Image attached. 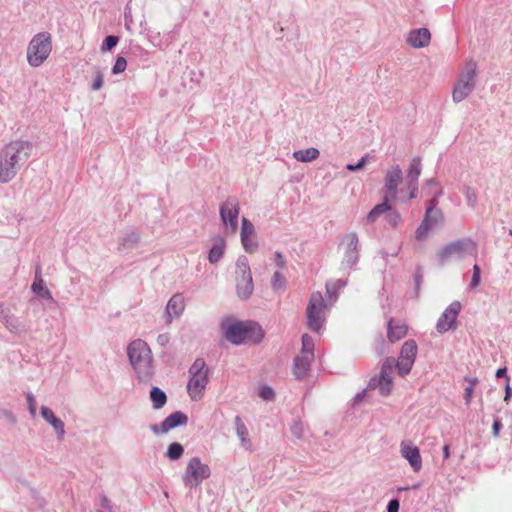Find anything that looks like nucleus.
<instances>
[{"instance_id":"obj_1","label":"nucleus","mask_w":512,"mask_h":512,"mask_svg":"<svg viewBox=\"0 0 512 512\" xmlns=\"http://www.w3.org/2000/svg\"><path fill=\"white\" fill-rule=\"evenodd\" d=\"M32 144L15 140L6 144L0 151V182H10L26 163L32 153Z\"/></svg>"},{"instance_id":"obj_2","label":"nucleus","mask_w":512,"mask_h":512,"mask_svg":"<svg viewBox=\"0 0 512 512\" xmlns=\"http://www.w3.org/2000/svg\"><path fill=\"white\" fill-rule=\"evenodd\" d=\"M127 356L139 383L149 384L155 376L152 351L142 339H136L127 346Z\"/></svg>"},{"instance_id":"obj_3","label":"nucleus","mask_w":512,"mask_h":512,"mask_svg":"<svg viewBox=\"0 0 512 512\" xmlns=\"http://www.w3.org/2000/svg\"><path fill=\"white\" fill-rule=\"evenodd\" d=\"M208 372V367L202 358H197L189 368L187 392L193 401H198L203 397L209 382Z\"/></svg>"},{"instance_id":"obj_4","label":"nucleus","mask_w":512,"mask_h":512,"mask_svg":"<svg viewBox=\"0 0 512 512\" xmlns=\"http://www.w3.org/2000/svg\"><path fill=\"white\" fill-rule=\"evenodd\" d=\"M477 244L471 238H463L445 245L437 254V262L444 265L451 259L461 260L476 252Z\"/></svg>"},{"instance_id":"obj_5","label":"nucleus","mask_w":512,"mask_h":512,"mask_svg":"<svg viewBox=\"0 0 512 512\" xmlns=\"http://www.w3.org/2000/svg\"><path fill=\"white\" fill-rule=\"evenodd\" d=\"M52 49L51 36L46 32L36 34L27 47V61L30 66L38 67L48 58Z\"/></svg>"},{"instance_id":"obj_6","label":"nucleus","mask_w":512,"mask_h":512,"mask_svg":"<svg viewBox=\"0 0 512 512\" xmlns=\"http://www.w3.org/2000/svg\"><path fill=\"white\" fill-rule=\"evenodd\" d=\"M338 249L342 255L340 267L343 270L352 269L359 261V238L357 233L344 234L339 242Z\"/></svg>"},{"instance_id":"obj_7","label":"nucleus","mask_w":512,"mask_h":512,"mask_svg":"<svg viewBox=\"0 0 512 512\" xmlns=\"http://www.w3.org/2000/svg\"><path fill=\"white\" fill-rule=\"evenodd\" d=\"M476 69V63L470 61L466 64L464 70L460 73L452 91V99L455 103L462 102L474 90L476 86Z\"/></svg>"},{"instance_id":"obj_8","label":"nucleus","mask_w":512,"mask_h":512,"mask_svg":"<svg viewBox=\"0 0 512 512\" xmlns=\"http://www.w3.org/2000/svg\"><path fill=\"white\" fill-rule=\"evenodd\" d=\"M211 476V469L204 464L199 457H192L182 475V481L186 488L196 489L205 479Z\"/></svg>"},{"instance_id":"obj_9","label":"nucleus","mask_w":512,"mask_h":512,"mask_svg":"<svg viewBox=\"0 0 512 512\" xmlns=\"http://www.w3.org/2000/svg\"><path fill=\"white\" fill-rule=\"evenodd\" d=\"M326 303L320 292H313L306 308L307 326L314 332H319L325 322Z\"/></svg>"},{"instance_id":"obj_10","label":"nucleus","mask_w":512,"mask_h":512,"mask_svg":"<svg viewBox=\"0 0 512 512\" xmlns=\"http://www.w3.org/2000/svg\"><path fill=\"white\" fill-rule=\"evenodd\" d=\"M235 273L237 295L246 300L250 298L254 290L249 261L246 256H240L237 259Z\"/></svg>"},{"instance_id":"obj_11","label":"nucleus","mask_w":512,"mask_h":512,"mask_svg":"<svg viewBox=\"0 0 512 512\" xmlns=\"http://www.w3.org/2000/svg\"><path fill=\"white\" fill-rule=\"evenodd\" d=\"M395 368V359L387 358L381 367V371L378 378H373L370 381V386H377L380 394L387 396L390 394L393 388V372Z\"/></svg>"},{"instance_id":"obj_12","label":"nucleus","mask_w":512,"mask_h":512,"mask_svg":"<svg viewBox=\"0 0 512 512\" xmlns=\"http://www.w3.org/2000/svg\"><path fill=\"white\" fill-rule=\"evenodd\" d=\"M418 347L414 340H407L401 347L398 361H395V368L401 376L407 375L415 362Z\"/></svg>"},{"instance_id":"obj_13","label":"nucleus","mask_w":512,"mask_h":512,"mask_svg":"<svg viewBox=\"0 0 512 512\" xmlns=\"http://www.w3.org/2000/svg\"><path fill=\"white\" fill-rule=\"evenodd\" d=\"M239 203L235 197H229L220 206V217L224 225L232 232L238 227Z\"/></svg>"},{"instance_id":"obj_14","label":"nucleus","mask_w":512,"mask_h":512,"mask_svg":"<svg viewBox=\"0 0 512 512\" xmlns=\"http://www.w3.org/2000/svg\"><path fill=\"white\" fill-rule=\"evenodd\" d=\"M461 309L462 305L459 301H453L445 309V311L441 314L436 324V329L440 334L449 331L453 327Z\"/></svg>"},{"instance_id":"obj_15","label":"nucleus","mask_w":512,"mask_h":512,"mask_svg":"<svg viewBox=\"0 0 512 512\" xmlns=\"http://www.w3.org/2000/svg\"><path fill=\"white\" fill-rule=\"evenodd\" d=\"M187 422V415L181 411H176L166 417L160 424L151 425L150 429L156 435L165 434L173 428L186 425Z\"/></svg>"},{"instance_id":"obj_16","label":"nucleus","mask_w":512,"mask_h":512,"mask_svg":"<svg viewBox=\"0 0 512 512\" xmlns=\"http://www.w3.org/2000/svg\"><path fill=\"white\" fill-rule=\"evenodd\" d=\"M403 173L399 165L390 167L385 175L384 188L387 194L393 201L396 200L398 193V186L402 182Z\"/></svg>"},{"instance_id":"obj_17","label":"nucleus","mask_w":512,"mask_h":512,"mask_svg":"<svg viewBox=\"0 0 512 512\" xmlns=\"http://www.w3.org/2000/svg\"><path fill=\"white\" fill-rule=\"evenodd\" d=\"M400 454L409 462L414 472L421 470L422 458L417 446L412 445L410 441H402L400 444Z\"/></svg>"},{"instance_id":"obj_18","label":"nucleus","mask_w":512,"mask_h":512,"mask_svg":"<svg viewBox=\"0 0 512 512\" xmlns=\"http://www.w3.org/2000/svg\"><path fill=\"white\" fill-rule=\"evenodd\" d=\"M225 338L236 345L242 344L248 337V327L241 323H232L223 326Z\"/></svg>"},{"instance_id":"obj_19","label":"nucleus","mask_w":512,"mask_h":512,"mask_svg":"<svg viewBox=\"0 0 512 512\" xmlns=\"http://www.w3.org/2000/svg\"><path fill=\"white\" fill-rule=\"evenodd\" d=\"M431 41V33L427 28H418L409 31L406 36L408 45L415 49H420L428 46Z\"/></svg>"},{"instance_id":"obj_20","label":"nucleus","mask_w":512,"mask_h":512,"mask_svg":"<svg viewBox=\"0 0 512 512\" xmlns=\"http://www.w3.org/2000/svg\"><path fill=\"white\" fill-rule=\"evenodd\" d=\"M41 416L53 427L57 438L62 440L65 435L64 422L60 418L56 417L54 412L47 406L41 407Z\"/></svg>"},{"instance_id":"obj_21","label":"nucleus","mask_w":512,"mask_h":512,"mask_svg":"<svg viewBox=\"0 0 512 512\" xmlns=\"http://www.w3.org/2000/svg\"><path fill=\"white\" fill-rule=\"evenodd\" d=\"M0 320L6 329L12 334L21 335L27 331L25 324L18 316L12 314L9 309Z\"/></svg>"},{"instance_id":"obj_22","label":"nucleus","mask_w":512,"mask_h":512,"mask_svg":"<svg viewBox=\"0 0 512 512\" xmlns=\"http://www.w3.org/2000/svg\"><path fill=\"white\" fill-rule=\"evenodd\" d=\"M31 290L41 299L47 300L49 302L54 301L51 291L46 287L45 281L41 276V268L39 266L36 268L34 282L31 286Z\"/></svg>"},{"instance_id":"obj_23","label":"nucleus","mask_w":512,"mask_h":512,"mask_svg":"<svg viewBox=\"0 0 512 512\" xmlns=\"http://www.w3.org/2000/svg\"><path fill=\"white\" fill-rule=\"evenodd\" d=\"M408 328L405 323L391 318L388 321L387 337L391 342L401 340L407 335Z\"/></svg>"},{"instance_id":"obj_24","label":"nucleus","mask_w":512,"mask_h":512,"mask_svg":"<svg viewBox=\"0 0 512 512\" xmlns=\"http://www.w3.org/2000/svg\"><path fill=\"white\" fill-rule=\"evenodd\" d=\"M140 241V234L136 230H126L118 238V250L126 251L131 250L137 246Z\"/></svg>"},{"instance_id":"obj_25","label":"nucleus","mask_w":512,"mask_h":512,"mask_svg":"<svg viewBox=\"0 0 512 512\" xmlns=\"http://www.w3.org/2000/svg\"><path fill=\"white\" fill-rule=\"evenodd\" d=\"M185 308L184 297L181 294H174L168 301L166 306V314L169 318L168 322L174 317H179Z\"/></svg>"},{"instance_id":"obj_26","label":"nucleus","mask_w":512,"mask_h":512,"mask_svg":"<svg viewBox=\"0 0 512 512\" xmlns=\"http://www.w3.org/2000/svg\"><path fill=\"white\" fill-rule=\"evenodd\" d=\"M313 359L311 355L304 356L301 354L294 359L293 373L296 378L300 379L307 375Z\"/></svg>"},{"instance_id":"obj_27","label":"nucleus","mask_w":512,"mask_h":512,"mask_svg":"<svg viewBox=\"0 0 512 512\" xmlns=\"http://www.w3.org/2000/svg\"><path fill=\"white\" fill-rule=\"evenodd\" d=\"M235 429L236 435L238 436L241 446L245 450L252 451V442L249 437L248 429L242 419L239 416L235 417Z\"/></svg>"},{"instance_id":"obj_28","label":"nucleus","mask_w":512,"mask_h":512,"mask_svg":"<svg viewBox=\"0 0 512 512\" xmlns=\"http://www.w3.org/2000/svg\"><path fill=\"white\" fill-rule=\"evenodd\" d=\"M225 246L223 238L216 239L208 254V260L211 264H216L220 261L224 255Z\"/></svg>"},{"instance_id":"obj_29","label":"nucleus","mask_w":512,"mask_h":512,"mask_svg":"<svg viewBox=\"0 0 512 512\" xmlns=\"http://www.w3.org/2000/svg\"><path fill=\"white\" fill-rule=\"evenodd\" d=\"M422 164L420 157H414L410 161V166L407 171L406 181L407 183H418V178L421 175Z\"/></svg>"},{"instance_id":"obj_30","label":"nucleus","mask_w":512,"mask_h":512,"mask_svg":"<svg viewBox=\"0 0 512 512\" xmlns=\"http://www.w3.org/2000/svg\"><path fill=\"white\" fill-rule=\"evenodd\" d=\"M320 155V152L315 147H310L307 149H301L293 152V157L303 163L311 162L317 159Z\"/></svg>"},{"instance_id":"obj_31","label":"nucleus","mask_w":512,"mask_h":512,"mask_svg":"<svg viewBox=\"0 0 512 512\" xmlns=\"http://www.w3.org/2000/svg\"><path fill=\"white\" fill-rule=\"evenodd\" d=\"M384 201L380 204H377L367 215V219L370 222L376 221V219L391 210V206L388 204L390 200H392L388 195L384 196Z\"/></svg>"},{"instance_id":"obj_32","label":"nucleus","mask_w":512,"mask_h":512,"mask_svg":"<svg viewBox=\"0 0 512 512\" xmlns=\"http://www.w3.org/2000/svg\"><path fill=\"white\" fill-rule=\"evenodd\" d=\"M150 399L154 409H161L167 402V396L159 387H153L150 391Z\"/></svg>"},{"instance_id":"obj_33","label":"nucleus","mask_w":512,"mask_h":512,"mask_svg":"<svg viewBox=\"0 0 512 512\" xmlns=\"http://www.w3.org/2000/svg\"><path fill=\"white\" fill-rule=\"evenodd\" d=\"M464 381L468 383V386L464 389V401L466 405H470L473 398L474 388L478 385L479 380L476 377L465 376Z\"/></svg>"},{"instance_id":"obj_34","label":"nucleus","mask_w":512,"mask_h":512,"mask_svg":"<svg viewBox=\"0 0 512 512\" xmlns=\"http://www.w3.org/2000/svg\"><path fill=\"white\" fill-rule=\"evenodd\" d=\"M184 454V447L178 443H171L166 451V457L171 461L179 460Z\"/></svg>"},{"instance_id":"obj_35","label":"nucleus","mask_w":512,"mask_h":512,"mask_svg":"<svg viewBox=\"0 0 512 512\" xmlns=\"http://www.w3.org/2000/svg\"><path fill=\"white\" fill-rule=\"evenodd\" d=\"M432 228L438 224H442L444 221L443 213L440 209L432 210L430 213L425 211V215L423 218Z\"/></svg>"},{"instance_id":"obj_36","label":"nucleus","mask_w":512,"mask_h":512,"mask_svg":"<svg viewBox=\"0 0 512 512\" xmlns=\"http://www.w3.org/2000/svg\"><path fill=\"white\" fill-rule=\"evenodd\" d=\"M300 354L304 356L311 355L312 358H314V340L308 334L302 336V349Z\"/></svg>"},{"instance_id":"obj_37","label":"nucleus","mask_w":512,"mask_h":512,"mask_svg":"<svg viewBox=\"0 0 512 512\" xmlns=\"http://www.w3.org/2000/svg\"><path fill=\"white\" fill-rule=\"evenodd\" d=\"M255 234V228L254 225L250 220L243 217L242 218V225H241V240H244L248 237H253Z\"/></svg>"},{"instance_id":"obj_38","label":"nucleus","mask_w":512,"mask_h":512,"mask_svg":"<svg viewBox=\"0 0 512 512\" xmlns=\"http://www.w3.org/2000/svg\"><path fill=\"white\" fill-rule=\"evenodd\" d=\"M464 195H465L468 206L471 208H475L477 205V200H478L477 193H476L475 189L470 186H466L464 188Z\"/></svg>"},{"instance_id":"obj_39","label":"nucleus","mask_w":512,"mask_h":512,"mask_svg":"<svg viewBox=\"0 0 512 512\" xmlns=\"http://www.w3.org/2000/svg\"><path fill=\"white\" fill-rule=\"evenodd\" d=\"M285 283H286V280L285 278L281 275L280 272L276 271L273 276H272V279H271V285H272V288L277 291V290H283L284 287H285Z\"/></svg>"},{"instance_id":"obj_40","label":"nucleus","mask_w":512,"mask_h":512,"mask_svg":"<svg viewBox=\"0 0 512 512\" xmlns=\"http://www.w3.org/2000/svg\"><path fill=\"white\" fill-rule=\"evenodd\" d=\"M432 229V227L424 220H422L421 224L416 230V238L419 241H423L426 239L428 232Z\"/></svg>"},{"instance_id":"obj_41","label":"nucleus","mask_w":512,"mask_h":512,"mask_svg":"<svg viewBox=\"0 0 512 512\" xmlns=\"http://www.w3.org/2000/svg\"><path fill=\"white\" fill-rule=\"evenodd\" d=\"M118 42H119V38L117 36H114V35L107 36L101 45V51L102 52L110 51L112 48H114L118 44Z\"/></svg>"},{"instance_id":"obj_42","label":"nucleus","mask_w":512,"mask_h":512,"mask_svg":"<svg viewBox=\"0 0 512 512\" xmlns=\"http://www.w3.org/2000/svg\"><path fill=\"white\" fill-rule=\"evenodd\" d=\"M442 195V188H438L432 196V198L426 204V210L430 213L432 210H438V198Z\"/></svg>"},{"instance_id":"obj_43","label":"nucleus","mask_w":512,"mask_h":512,"mask_svg":"<svg viewBox=\"0 0 512 512\" xmlns=\"http://www.w3.org/2000/svg\"><path fill=\"white\" fill-rule=\"evenodd\" d=\"M258 395L260 398H262L265 401H272L275 398L274 390L272 389V387H270L268 385L262 386L259 390Z\"/></svg>"},{"instance_id":"obj_44","label":"nucleus","mask_w":512,"mask_h":512,"mask_svg":"<svg viewBox=\"0 0 512 512\" xmlns=\"http://www.w3.org/2000/svg\"><path fill=\"white\" fill-rule=\"evenodd\" d=\"M26 401H27L28 410H29L31 417L32 418L36 417L37 402H36V398L33 395V393H31V392L26 393Z\"/></svg>"},{"instance_id":"obj_45","label":"nucleus","mask_w":512,"mask_h":512,"mask_svg":"<svg viewBox=\"0 0 512 512\" xmlns=\"http://www.w3.org/2000/svg\"><path fill=\"white\" fill-rule=\"evenodd\" d=\"M127 67V61L123 56H118L116 58L115 64L112 67V73L113 74H120L123 73L126 70Z\"/></svg>"},{"instance_id":"obj_46","label":"nucleus","mask_w":512,"mask_h":512,"mask_svg":"<svg viewBox=\"0 0 512 512\" xmlns=\"http://www.w3.org/2000/svg\"><path fill=\"white\" fill-rule=\"evenodd\" d=\"M291 433L293 437L301 439L304 435V426L300 420L295 421L291 426Z\"/></svg>"},{"instance_id":"obj_47","label":"nucleus","mask_w":512,"mask_h":512,"mask_svg":"<svg viewBox=\"0 0 512 512\" xmlns=\"http://www.w3.org/2000/svg\"><path fill=\"white\" fill-rule=\"evenodd\" d=\"M346 285V281L337 279L335 281L328 282L326 284V291L330 295L334 293L337 289L343 288Z\"/></svg>"},{"instance_id":"obj_48","label":"nucleus","mask_w":512,"mask_h":512,"mask_svg":"<svg viewBox=\"0 0 512 512\" xmlns=\"http://www.w3.org/2000/svg\"><path fill=\"white\" fill-rule=\"evenodd\" d=\"M386 220L391 226L396 227L401 221V216L397 211L391 209L386 214Z\"/></svg>"},{"instance_id":"obj_49","label":"nucleus","mask_w":512,"mask_h":512,"mask_svg":"<svg viewBox=\"0 0 512 512\" xmlns=\"http://www.w3.org/2000/svg\"><path fill=\"white\" fill-rule=\"evenodd\" d=\"M241 243L243 245L244 250L248 253H253L258 247L257 242L253 240L252 237L246 238L245 241L241 240Z\"/></svg>"},{"instance_id":"obj_50","label":"nucleus","mask_w":512,"mask_h":512,"mask_svg":"<svg viewBox=\"0 0 512 512\" xmlns=\"http://www.w3.org/2000/svg\"><path fill=\"white\" fill-rule=\"evenodd\" d=\"M480 267L475 264L473 266V274H472V278H471V281H470V287H477L479 284H480Z\"/></svg>"},{"instance_id":"obj_51","label":"nucleus","mask_w":512,"mask_h":512,"mask_svg":"<svg viewBox=\"0 0 512 512\" xmlns=\"http://www.w3.org/2000/svg\"><path fill=\"white\" fill-rule=\"evenodd\" d=\"M367 158H368V155H365V156H363L358 161V163H356V164H347L346 165V169H348L349 171H352V172L358 171V170L362 169L365 166L366 162H367Z\"/></svg>"},{"instance_id":"obj_52","label":"nucleus","mask_w":512,"mask_h":512,"mask_svg":"<svg viewBox=\"0 0 512 512\" xmlns=\"http://www.w3.org/2000/svg\"><path fill=\"white\" fill-rule=\"evenodd\" d=\"M103 83H104L103 74L100 71H98L96 73L95 79L92 83V90H94V91L100 90L103 87Z\"/></svg>"},{"instance_id":"obj_53","label":"nucleus","mask_w":512,"mask_h":512,"mask_svg":"<svg viewBox=\"0 0 512 512\" xmlns=\"http://www.w3.org/2000/svg\"><path fill=\"white\" fill-rule=\"evenodd\" d=\"M156 341L161 347H165L170 341V335L168 333L159 334Z\"/></svg>"},{"instance_id":"obj_54","label":"nucleus","mask_w":512,"mask_h":512,"mask_svg":"<svg viewBox=\"0 0 512 512\" xmlns=\"http://www.w3.org/2000/svg\"><path fill=\"white\" fill-rule=\"evenodd\" d=\"M399 501L397 499H391L387 505V512H399Z\"/></svg>"},{"instance_id":"obj_55","label":"nucleus","mask_w":512,"mask_h":512,"mask_svg":"<svg viewBox=\"0 0 512 512\" xmlns=\"http://www.w3.org/2000/svg\"><path fill=\"white\" fill-rule=\"evenodd\" d=\"M408 188L410 189L409 199H414L418 194V183H407Z\"/></svg>"},{"instance_id":"obj_56","label":"nucleus","mask_w":512,"mask_h":512,"mask_svg":"<svg viewBox=\"0 0 512 512\" xmlns=\"http://www.w3.org/2000/svg\"><path fill=\"white\" fill-rule=\"evenodd\" d=\"M502 428V423L499 419H495L492 426V434L494 437H498L500 430Z\"/></svg>"},{"instance_id":"obj_57","label":"nucleus","mask_w":512,"mask_h":512,"mask_svg":"<svg viewBox=\"0 0 512 512\" xmlns=\"http://www.w3.org/2000/svg\"><path fill=\"white\" fill-rule=\"evenodd\" d=\"M275 263L280 268L285 267L286 261H285V258H284L283 254L281 252H276L275 253Z\"/></svg>"},{"instance_id":"obj_58","label":"nucleus","mask_w":512,"mask_h":512,"mask_svg":"<svg viewBox=\"0 0 512 512\" xmlns=\"http://www.w3.org/2000/svg\"><path fill=\"white\" fill-rule=\"evenodd\" d=\"M100 503H101V506H102L104 509L108 510V511H111V510H112V508H113V507H112V504H111V501H110L106 496H104V495H102V496L100 497Z\"/></svg>"},{"instance_id":"obj_59","label":"nucleus","mask_w":512,"mask_h":512,"mask_svg":"<svg viewBox=\"0 0 512 512\" xmlns=\"http://www.w3.org/2000/svg\"><path fill=\"white\" fill-rule=\"evenodd\" d=\"M426 185H427V186H430V187H435V188H436V190H438V188H441V187L439 186V183H438V182L436 181V179H434V178L428 179V180L426 181Z\"/></svg>"},{"instance_id":"obj_60","label":"nucleus","mask_w":512,"mask_h":512,"mask_svg":"<svg viewBox=\"0 0 512 512\" xmlns=\"http://www.w3.org/2000/svg\"><path fill=\"white\" fill-rule=\"evenodd\" d=\"M506 373H507V369L505 367L499 368V369H497L495 376L497 378H501V377L506 376Z\"/></svg>"},{"instance_id":"obj_61","label":"nucleus","mask_w":512,"mask_h":512,"mask_svg":"<svg viewBox=\"0 0 512 512\" xmlns=\"http://www.w3.org/2000/svg\"><path fill=\"white\" fill-rule=\"evenodd\" d=\"M449 456H450L449 445H445L443 447V457H444V459H448Z\"/></svg>"},{"instance_id":"obj_62","label":"nucleus","mask_w":512,"mask_h":512,"mask_svg":"<svg viewBox=\"0 0 512 512\" xmlns=\"http://www.w3.org/2000/svg\"><path fill=\"white\" fill-rule=\"evenodd\" d=\"M511 394H512V389H511V387L509 386V383H508L506 388H505V400H508L510 398Z\"/></svg>"},{"instance_id":"obj_63","label":"nucleus","mask_w":512,"mask_h":512,"mask_svg":"<svg viewBox=\"0 0 512 512\" xmlns=\"http://www.w3.org/2000/svg\"><path fill=\"white\" fill-rule=\"evenodd\" d=\"M7 310L8 308H6L2 303H0V319L4 316Z\"/></svg>"},{"instance_id":"obj_64","label":"nucleus","mask_w":512,"mask_h":512,"mask_svg":"<svg viewBox=\"0 0 512 512\" xmlns=\"http://www.w3.org/2000/svg\"><path fill=\"white\" fill-rule=\"evenodd\" d=\"M6 415H7L8 420L11 423H15L16 422V417L11 412H7Z\"/></svg>"}]
</instances>
